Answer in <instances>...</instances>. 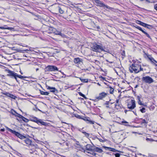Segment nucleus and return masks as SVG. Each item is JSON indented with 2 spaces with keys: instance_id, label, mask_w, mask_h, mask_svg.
I'll return each instance as SVG.
<instances>
[{
  "instance_id": "f257e3e1",
  "label": "nucleus",
  "mask_w": 157,
  "mask_h": 157,
  "mask_svg": "<svg viewBox=\"0 0 157 157\" xmlns=\"http://www.w3.org/2000/svg\"><path fill=\"white\" fill-rule=\"evenodd\" d=\"M129 69L131 73H133L134 71L136 73H138L141 71H143V68H141V65L137 64H132L129 67Z\"/></svg>"
},
{
  "instance_id": "f03ea898",
  "label": "nucleus",
  "mask_w": 157,
  "mask_h": 157,
  "mask_svg": "<svg viewBox=\"0 0 157 157\" xmlns=\"http://www.w3.org/2000/svg\"><path fill=\"white\" fill-rule=\"evenodd\" d=\"M91 48L93 51L96 52H100V51H106L104 50L102 47L96 44L94 45L93 46H92Z\"/></svg>"
},
{
  "instance_id": "7ed1b4c3",
  "label": "nucleus",
  "mask_w": 157,
  "mask_h": 157,
  "mask_svg": "<svg viewBox=\"0 0 157 157\" xmlns=\"http://www.w3.org/2000/svg\"><path fill=\"white\" fill-rule=\"evenodd\" d=\"M6 129L13 134H14L16 136H17L19 138L22 139L26 138L25 137L21 135L18 132L13 130L7 127H6Z\"/></svg>"
},
{
  "instance_id": "20e7f679",
  "label": "nucleus",
  "mask_w": 157,
  "mask_h": 157,
  "mask_svg": "<svg viewBox=\"0 0 157 157\" xmlns=\"http://www.w3.org/2000/svg\"><path fill=\"white\" fill-rule=\"evenodd\" d=\"M96 4V5L97 6H99L100 7H105L106 8L111 10L112 8L105 5L102 2L99 0H94Z\"/></svg>"
},
{
  "instance_id": "39448f33",
  "label": "nucleus",
  "mask_w": 157,
  "mask_h": 157,
  "mask_svg": "<svg viewBox=\"0 0 157 157\" xmlns=\"http://www.w3.org/2000/svg\"><path fill=\"white\" fill-rule=\"evenodd\" d=\"M142 80L148 84H151L154 81L153 79L149 76H146L143 77L142 78Z\"/></svg>"
},
{
  "instance_id": "423d86ee",
  "label": "nucleus",
  "mask_w": 157,
  "mask_h": 157,
  "mask_svg": "<svg viewBox=\"0 0 157 157\" xmlns=\"http://www.w3.org/2000/svg\"><path fill=\"white\" fill-rule=\"evenodd\" d=\"M58 70L57 67L54 66H48L45 69V72L55 71H58Z\"/></svg>"
},
{
  "instance_id": "0eeeda50",
  "label": "nucleus",
  "mask_w": 157,
  "mask_h": 157,
  "mask_svg": "<svg viewBox=\"0 0 157 157\" xmlns=\"http://www.w3.org/2000/svg\"><path fill=\"white\" fill-rule=\"evenodd\" d=\"M135 101L131 100L130 102H129L127 105L128 108L130 110H132L136 107Z\"/></svg>"
},
{
  "instance_id": "6e6552de",
  "label": "nucleus",
  "mask_w": 157,
  "mask_h": 157,
  "mask_svg": "<svg viewBox=\"0 0 157 157\" xmlns=\"http://www.w3.org/2000/svg\"><path fill=\"white\" fill-rule=\"evenodd\" d=\"M77 117L79 119H83L85 121H88V122H87L88 123H90L91 124H93L94 123V121H91L89 117H82L81 116L79 115H78Z\"/></svg>"
},
{
  "instance_id": "1a4fd4ad",
  "label": "nucleus",
  "mask_w": 157,
  "mask_h": 157,
  "mask_svg": "<svg viewBox=\"0 0 157 157\" xmlns=\"http://www.w3.org/2000/svg\"><path fill=\"white\" fill-rule=\"evenodd\" d=\"M107 94L106 93L104 92H102L99 94L98 96L96 98L98 100H101L105 97Z\"/></svg>"
},
{
  "instance_id": "9d476101",
  "label": "nucleus",
  "mask_w": 157,
  "mask_h": 157,
  "mask_svg": "<svg viewBox=\"0 0 157 157\" xmlns=\"http://www.w3.org/2000/svg\"><path fill=\"white\" fill-rule=\"evenodd\" d=\"M119 99H117L116 101V103L115 105V107L117 109L122 108V106L121 103L119 102Z\"/></svg>"
},
{
  "instance_id": "9b49d317",
  "label": "nucleus",
  "mask_w": 157,
  "mask_h": 157,
  "mask_svg": "<svg viewBox=\"0 0 157 157\" xmlns=\"http://www.w3.org/2000/svg\"><path fill=\"white\" fill-rule=\"evenodd\" d=\"M76 145H77V146H78V148H79V149L82 148V149L83 150V151L84 153H85V152H86L90 154H91L92 155H95L96 154V153H95L94 152L95 151H86L84 149H83L82 148V147H81V145L80 144H77Z\"/></svg>"
},
{
  "instance_id": "f8f14e48",
  "label": "nucleus",
  "mask_w": 157,
  "mask_h": 157,
  "mask_svg": "<svg viewBox=\"0 0 157 157\" xmlns=\"http://www.w3.org/2000/svg\"><path fill=\"white\" fill-rule=\"evenodd\" d=\"M9 73V75L12 76V77H14L16 81L17 82V74L13 71H9L8 72Z\"/></svg>"
},
{
  "instance_id": "ddd939ff",
  "label": "nucleus",
  "mask_w": 157,
  "mask_h": 157,
  "mask_svg": "<svg viewBox=\"0 0 157 157\" xmlns=\"http://www.w3.org/2000/svg\"><path fill=\"white\" fill-rule=\"evenodd\" d=\"M94 147L90 144H87L86 146V150L87 151H93Z\"/></svg>"
},
{
  "instance_id": "4468645a",
  "label": "nucleus",
  "mask_w": 157,
  "mask_h": 157,
  "mask_svg": "<svg viewBox=\"0 0 157 157\" xmlns=\"http://www.w3.org/2000/svg\"><path fill=\"white\" fill-rule=\"evenodd\" d=\"M10 112L13 115H15V116L18 117L19 118L20 117H21V115L17 113L13 109H12L10 110Z\"/></svg>"
},
{
  "instance_id": "2eb2a0df",
  "label": "nucleus",
  "mask_w": 157,
  "mask_h": 157,
  "mask_svg": "<svg viewBox=\"0 0 157 157\" xmlns=\"http://www.w3.org/2000/svg\"><path fill=\"white\" fill-rule=\"evenodd\" d=\"M74 62L75 63L80 64L82 62V60L79 58H75L74 59Z\"/></svg>"
},
{
  "instance_id": "dca6fc26",
  "label": "nucleus",
  "mask_w": 157,
  "mask_h": 157,
  "mask_svg": "<svg viewBox=\"0 0 157 157\" xmlns=\"http://www.w3.org/2000/svg\"><path fill=\"white\" fill-rule=\"evenodd\" d=\"M93 151L99 153H101L103 152V150L102 149L97 147H94Z\"/></svg>"
},
{
  "instance_id": "f3484780",
  "label": "nucleus",
  "mask_w": 157,
  "mask_h": 157,
  "mask_svg": "<svg viewBox=\"0 0 157 157\" xmlns=\"http://www.w3.org/2000/svg\"><path fill=\"white\" fill-rule=\"evenodd\" d=\"M47 89L48 90H50L51 92L54 93L56 91H57V90L55 88L53 87H50V86H48L47 88Z\"/></svg>"
},
{
  "instance_id": "a211bd4d",
  "label": "nucleus",
  "mask_w": 157,
  "mask_h": 157,
  "mask_svg": "<svg viewBox=\"0 0 157 157\" xmlns=\"http://www.w3.org/2000/svg\"><path fill=\"white\" fill-rule=\"evenodd\" d=\"M40 121H39V124H41L42 125H44L45 126H47L48 125V124L45 122H44L41 119H40Z\"/></svg>"
},
{
  "instance_id": "6ab92c4d",
  "label": "nucleus",
  "mask_w": 157,
  "mask_h": 157,
  "mask_svg": "<svg viewBox=\"0 0 157 157\" xmlns=\"http://www.w3.org/2000/svg\"><path fill=\"white\" fill-rule=\"evenodd\" d=\"M136 23L138 24L141 25L144 27L146 26V25H147V24L144 23L139 21H137Z\"/></svg>"
},
{
  "instance_id": "aec40b11",
  "label": "nucleus",
  "mask_w": 157,
  "mask_h": 157,
  "mask_svg": "<svg viewBox=\"0 0 157 157\" xmlns=\"http://www.w3.org/2000/svg\"><path fill=\"white\" fill-rule=\"evenodd\" d=\"M25 143L28 145L30 144L31 143V141L29 139H26L25 140Z\"/></svg>"
},
{
  "instance_id": "412c9836",
  "label": "nucleus",
  "mask_w": 157,
  "mask_h": 157,
  "mask_svg": "<svg viewBox=\"0 0 157 157\" xmlns=\"http://www.w3.org/2000/svg\"><path fill=\"white\" fill-rule=\"evenodd\" d=\"M148 59L150 60V61L151 62L153 63H154V59L151 56H147Z\"/></svg>"
},
{
  "instance_id": "4be33fe9",
  "label": "nucleus",
  "mask_w": 157,
  "mask_h": 157,
  "mask_svg": "<svg viewBox=\"0 0 157 157\" xmlns=\"http://www.w3.org/2000/svg\"><path fill=\"white\" fill-rule=\"evenodd\" d=\"M58 8L59 12L60 14H63V13L64 11V10H63V8L60 6H58Z\"/></svg>"
},
{
  "instance_id": "5701e85b",
  "label": "nucleus",
  "mask_w": 157,
  "mask_h": 157,
  "mask_svg": "<svg viewBox=\"0 0 157 157\" xmlns=\"http://www.w3.org/2000/svg\"><path fill=\"white\" fill-rule=\"evenodd\" d=\"M20 118L22 119V120L25 122L27 123L29 121L28 119L26 118L23 116L21 115V117H20Z\"/></svg>"
},
{
  "instance_id": "b1692460",
  "label": "nucleus",
  "mask_w": 157,
  "mask_h": 157,
  "mask_svg": "<svg viewBox=\"0 0 157 157\" xmlns=\"http://www.w3.org/2000/svg\"><path fill=\"white\" fill-rule=\"evenodd\" d=\"M137 98L138 99V104L140 105H143V104L142 103L140 99V97L139 96H138L137 97Z\"/></svg>"
},
{
  "instance_id": "393cba45",
  "label": "nucleus",
  "mask_w": 157,
  "mask_h": 157,
  "mask_svg": "<svg viewBox=\"0 0 157 157\" xmlns=\"http://www.w3.org/2000/svg\"><path fill=\"white\" fill-rule=\"evenodd\" d=\"M0 29H8L10 30H13L14 29L12 27L5 28L4 27H0Z\"/></svg>"
},
{
  "instance_id": "a878e982",
  "label": "nucleus",
  "mask_w": 157,
  "mask_h": 157,
  "mask_svg": "<svg viewBox=\"0 0 157 157\" xmlns=\"http://www.w3.org/2000/svg\"><path fill=\"white\" fill-rule=\"evenodd\" d=\"M40 119H38L37 118L35 117L34 118L33 120H32L33 121L37 123V124H39V121Z\"/></svg>"
},
{
  "instance_id": "bb28decb",
  "label": "nucleus",
  "mask_w": 157,
  "mask_h": 157,
  "mask_svg": "<svg viewBox=\"0 0 157 157\" xmlns=\"http://www.w3.org/2000/svg\"><path fill=\"white\" fill-rule=\"evenodd\" d=\"M109 92L110 94H113L114 92V89L112 88L111 86L109 87Z\"/></svg>"
},
{
  "instance_id": "cd10ccee",
  "label": "nucleus",
  "mask_w": 157,
  "mask_h": 157,
  "mask_svg": "<svg viewBox=\"0 0 157 157\" xmlns=\"http://www.w3.org/2000/svg\"><path fill=\"white\" fill-rule=\"evenodd\" d=\"M40 92L41 94L44 95H48L49 94V93L48 92H45L42 91H40Z\"/></svg>"
},
{
  "instance_id": "c85d7f7f",
  "label": "nucleus",
  "mask_w": 157,
  "mask_h": 157,
  "mask_svg": "<svg viewBox=\"0 0 157 157\" xmlns=\"http://www.w3.org/2000/svg\"><path fill=\"white\" fill-rule=\"evenodd\" d=\"M82 133L84 135L87 137H88L89 136V134L84 131H82Z\"/></svg>"
},
{
  "instance_id": "c756f323",
  "label": "nucleus",
  "mask_w": 157,
  "mask_h": 157,
  "mask_svg": "<svg viewBox=\"0 0 157 157\" xmlns=\"http://www.w3.org/2000/svg\"><path fill=\"white\" fill-rule=\"evenodd\" d=\"M54 33L56 35H59V34H61V32L56 29Z\"/></svg>"
},
{
  "instance_id": "7c9ffc66",
  "label": "nucleus",
  "mask_w": 157,
  "mask_h": 157,
  "mask_svg": "<svg viewBox=\"0 0 157 157\" xmlns=\"http://www.w3.org/2000/svg\"><path fill=\"white\" fill-rule=\"evenodd\" d=\"M23 79L24 78H26V77L24 76L21 75H18L17 74V77Z\"/></svg>"
},
{
  "instance_id": "2f4dec72",
  "label": "nucleus",
  "mask_w": 157,
  "mask_h": 157,
  "mask_svg": "<svg viewBox=\"0 0 157 157\" xmlns=\"http://www.w3.org/2000/svg\"><path fill=\"white\" fill-rule=\"evenodd\" d=\"M3 94L6 95L7 97H9L10 94L9 92H3L2 93Z\"/></svg>"
},
{
  "instance_id": "473e14b6",
  "label": "nucleus",
  "mask_w": 157,
  "mask_h": 157,
  "mask_svg": "<svg viewBox=\"0 0 157 157\" xmlns=\"http://www.w3.org/2000/svg\"><path fill=\"white\" fill-rule=\"evenodd\" d=\"M56 29L55 28L51 27L50 28V30H51L52 33H54L55 32V31L56 30Z\"/></svg>"
},
{
  "instance_id": "72a5a7b5",
  "label": "nucleus",
  "mask_w": 157,
  "mask_h": 157,
  "mask_svg": "<svg viewBox=\"0 0 157 157\" xmlns=\"http://www.w3.org/2000/svg\"><path fill=\"white\" fill-rule=\"evenodd\" d=\"M79 78L82 82H88V80L87 79H82L81 78Z\"/></svg>"
},
{
  "instance_id": "f704fd0d",
  "label": "nucleus",
  "mask_w": 157,
  "mask_h": 157,
  "mask_svg": "<svg viewBox=\"0 0 157 157\" xmlns=\"http://www.w3.org/2000/svg\"><path fill=\"white\" fill-rule=\"evenodd\" d=\"M9 97H10L11 98H12L13 99H15V98H17V97H16L15 96H14V95H13V94H10V95Z\"/></svg>"
},
{
  "instance_id": "c9c22d12",
  "label": "nucleus",
  "mask_w": 157,
  "mask_h": 157,
  "mask_svg": "<svg viewBox=\"0 0 157 157\" xmlns=\"http://www.w3.org/2000/svg\"><path fill=\"white\" fill-rule=\"evenodd\" d=\"M143 33H144L146 35V36H147V37H148L151 39L150 36L147 33H146V32H145L144 31H143Z\"/></svg>"
},
{
  "instance_id": "e433bc0d",
  "label": "nucleus",
  "mask_w": 157,
  "mask_h": 157,
  "mask_svg": "<svg viewBox=\"0 0 157 157\" xmlns=\"http://www.w3.org/2000/svg\"><path fill=\"white\" fill-rule=\"evenodd\" d=\"M140 111L142 113H144L145 112V109L143 107L140 109Z\"/></svg>"
},
{
  "instance_id": "4c0bfd02",
  "label": "nucleus",
  "mask_w": 157,
  "mask_h": 157,
  "mask_svg": "<svg viewBox=\"0 0 157 157\" xmlns=\"http://www.w3.org/2000/svg\"><path fill=\"white\" fill-rule=\"evenodd\" d=\"M146 25L144 26V27H146L148 29H151L152 28V26L151 25L147 24Z\"/></svg>"
},
{
  "instance_id": "58836bf2",
  "label": "nucleus",
  "mask_w": 157,
  "mask_h": 157,
  "mask_svg": "<svg viewBox=\"0 0 157 157\" xmlns=\"http://www.w3.org/2000/svg\"><path fill=\"white\" fill-rule=\"evenodd\" d=\"M79 95L80 96H82V97H83L85 99H86V97L85 96L84 94H82L81 93V92L79 93Z\"/></svg>"
},
{
  "instance_id": "ea45409f",
  "label": "nucleus",
  "mask_w": 157,
  "mask_h": 157,
  "mask_svg": "<svg viewBox=\"0 0 157 157\" xmlns=\"http://www.w3.org/2000/svg\"><path fill=\"white\" fill-rule=\"evenodd\" d=\"M136 28H137L138 29H139L142 32L143 31H144V30H143L140 27L138 26H136Z\"/></svg>"
},
{
  "instance_id": "a19ab883",
  "label": "nucleus",
  "mask_w": 157,
  "mask_h": 157,
  "mask_svg": "<svg viewBox=\"0 0 157 157\" xmlns=\"http://www.w3.org/2000/svg\"><path fill=\"white\" fill-rule=\"evenodd\" d=\"M109 150L111 151H114L115 149H113L111 147H106Z\"/></svg>"
},
{
  "instance_id": "79ce46f5",
  "label": "nucleus",
  "mask_w": 157,
  "mask_h": 157,
  "mask_svg": "<svg viewBox=\"0 0 157 157\" xmlns=\"http://www.w3.org/2000/svg\"><path fill=\"white\" fill-rule=\"evenodd\" d=\"M146 140H147V141H153V140L152 139V138H147L146 139Z\"/></svg>"
},
{
  "instance_id": "37998d69",
  "label": "nucleus",
  "mask_w": 157,
  "mask_h": 157,
  "mask_svg": "<svg viewBox=\"0 0 157 157\" xmlns=\"http://www.w3.org/2000/svg\"><path fill=\"white\" fill-rule=\"evenodd\" d=\"M116 157H120V154L119 153H116L115 154Z\"/></svg>"
},
{
  "instance_id": "c03bdc74",
  "label": "nucleus",
  "mask_w": 157,
  "mask_h": 157,
  "mask_svg": "<svg viewBox=\"0 0 157 157\" xmlns=\"http://www.w3.org/2000/svg\"><path fill=\"white\" fill-rule=\"evenodd\" d=\"M59 35H60L61 36L63 37H65L66 36V35H65L64 34L62 33H61V34H59Z\"/></svg>"
},
{
  "instance_id": "a18cd8bd",
  "label": "nucleus",
  "mask_w": 157,
  "mask_h": 157,
  "mask_svg": "<svg viewBox=\"0 0 157 157\" xmlns=\"http://www.w3.org/2000/svg\"><path fill=\"white\" fill-rule=\"evenodd\" d=\"M155 9L157 11V4H155L154 6Z\"/></svg>"
},
{
  "instance_id": "49530a36",
  "label": "nucleus",
  "mask_w": 157,
  "mask_h": 157,
  "mask_svg": "<svg viewBox=\"0 0 157 157\" xmlns=\"http://www.w3.org/2000/svg\"><path fill=\"white\" fill-rule=\"evenodd\" d=\"M95 63L97 64H99L100 63L97 60H95Z\"/></svg>"
},
{
  "instance_id": "de8ad7c7",
  "label": "nucleus",
  "mask_w": 157,
  "mask_h": 157,
  "mask_svg": "<svg viewBox=\"0 0 157 157\" xmlns=\"http://www.w3.org/2000/svg\"><path fill=\"white\" fill-rule=\"evenodd\" d=\"M142 123H147V122L144 119L142 120Z\"/></svg>"
},
{
  "instance_id": "09e8293b",
  "label": "nucleus",
  "mask_w": 157,
  "mask_h": 157,
  "mask_svg": "<svg viewBox=\"0 0 157 157\" xmlns=\"http://www.w3.org/2000/svg\"><path fill=\"white\" fill-rule=\"evenodd\" d=\"M0 131L2 132H4L5 131V129L4 128H2L1 129Z\"/></svg>"
},
{
  "instance_id": "8fccbe9b",
  "label": "nucleus",
  "mask_w": 157,
  "mask_h": 157,
  "mask_svg": "<svg viewBox=\"0 0 157 157\" xmlns=\"http://www.w3.org/2000/svg\"><path fill=\"white\" fill-rule=\"evenodd\" d=\"M123 123H127L128 122L126 121H122V122Z\"/></svg>"
},
{
  "instance_id": "3c124183",
  "label": "nucleus",
  "mask_w": 157,
  "mask_h": 157,
  "mask_svg": "<svg viewBox=\"0 0 157 157\" xmlns=\"http://www.w3.org/2000/svg\"><path fill=\"white\" fill-rule=\"evenodd\" d=\"M154 62H155V63H157V61H156L155 60V59H154Z\"/></svg>"
},
{
  "instance_id": "603ef678",
  "label": "nucleus",
  "mask_w": 157,
  "mask_h": 157,
  "mask_svg": "<svg viewBox=\"0 0 157 157\" xmlns=\"http://www.w3.org/2000/svg\"><path fill=\"white\" fill-rule=\"evenodd\" d=\"M109 62L110 63H113V62H110V61H109Z\"/></svg>"
},
{
  "instance_id": "864d4df0",
  "label": "nucleus",
  "mask_w": 157,
  "mask_h": 157,
  "mask_svg": "<svg viewBox=\"0 0 157 157\" xmlns=\"http://www.w3.org/2000/svg\"><path fill=\"white\" fill-rule=\"evenodd\" d=\"M38 70H39V69H38V68H36V71H38Z\"/></svg>"
},
{
  "instance_id": "5fc2aeb1",
  "label": "nucleus",
  "mask_w": 157,
  "mask_h": 157,
  "mask_svg": "<svg viewBox=\"0 0 157 157\" xmlns=\"http://www.w3.org/2000/svg\"><path fill=\"white\" fill-rule=\"evenodd\" d=\"M97 84H98V85H99V86H101L100 84L99 83H97Z\"/></svg>"
},
{
  "instance_id": "6e6d98bb",
  "label": "nucleus",
  "mask_w": 157,
  "mask_h": 157,
  "mask_svg": "<svg viewBox=\"0 0 157 157\" xmlns=\"http://www.w3.org/2000/svg\"><path fill=\"white\" fill-rule=\"evenodd\" d=\"M127 110H125V113H126V112H127Z\"/></svg>"
},
{
  "instance_id": "4d7b16f0",
  "label": "nucleus",
  "mask_w": 157,
  "mask_h": 157,
  "mask_svg": "<svg viewBox=\"0 0 157 157\" xmlns=\"http://www.w3.org/2000/svg\"><path fill=\"white\" fill-rule=\"evenodd\" d=\"M154 64L155 65V66H157V64H156L155 63Z\"/></svg>"
},
{
  "instance_id": "13d9d810",
  "label": "nucleus",
  "mask_w": 157,
  "mask_h": 157,
  "mask_svg": "<svg viewBox=\"0 0 157 157\" xmlns=\"http://www.w3.org/2000/svg\"><path fill=\"white\" fill-rule=\"evenodd\" d=\"M106 61H107V62H109V60H106Z\"/></svg>"
},
{
  "instance_id": "bf43d9fd",
  "label": "nucleus",
  "mask_w": 157,
  "mask_h": 157,
  "mask_svg": "<svg viewBox=\"0 0 157 157\" xmlns=\"http://www.w3.org/2000/svg\"><path fill=\"white\" fill-rule=\"evenodd\" d=\"M65 77H64V76H62V77H64V78Z\"/></svg>"
},
{
  "instance_id": "052dcab7",
  "label": "nucleus",
  "mask_w": 157,
  "mask_h": 157,
  "mask_svg": "<svg viewBox=\"0 0 157 157\" xmlns=\"http://www.w3.org/2000/svg\"><path fill=\"white\" fill-rule=\"evenodd\" d=\"M65 77H64V76H62V77H64V78Z\"/></svg>"
},
{
  "instance_id": "680f3d73",
  "label": "nucleus",
  "mask_w": 157,
  "mask_h": 157,
  "mask_svg": "<svg viewBox=\"0 0 157 157\" xmlns=\"http://www.w3.org/2000/svg\"><path fill=\"white\" fill-rule=\"evenodd\" d=\"M21 74H22L23 73H21Z\"/></svg>"
},
{
  "instance_id": "e2e57ef3",
  "label": "nucleus",
  "mask_w": 157,
  "mask_h": 157,
  "mask_svg": "<svg viewBox=\"0 0 157 157\" xmlns=\"http://www.w3.org/2000/svg\"><path fill=\"white\" fill-rule=\"evenodd\" d=\"M62 73V74H64V73L63 72Z\"/></svg>"
}]
</instances>
